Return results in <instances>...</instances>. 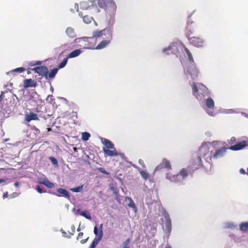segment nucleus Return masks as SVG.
Here are the masks:
<instances>
[{
	"label": "nucleus",
	"mask_w": 248,
	"mask_h": 248,
	"mask_svg": "<svg viewBox=\"0 0 248 248\" xmlns=\"http://www.w3.org/2000/svg\"><path fill=\"white\" fill-rule=\"evenodd\" d=\"M219 143L221 142L215 141L212 143L204 142L202 144L200 149V154L206 162L211 163L212 160H217L225 155L227 148L222 147L219 149H215L214 147V146Z\"/></svg>",
	"instance_id": "obj_1"
},
{
	"label": "nucleus",
	"mask_w": 248,
	"mask_h": 248,
	"mask_svg": "<svg viewBox=\"0 0 248 248\" xmlns=\"http://www.w3.org/2000/svg\"><path fill=\"white\" fill-rule=\"evenodd\" d=\"M170 51L180 58L184 56V57L188 59L189 62L193 63V58L191 53L184 46L181 42L178 40L174 41L170 46L162 49V53L167 55L170 54Z\"/></svg>",
	"instance_id": "obj_2"
},
{
	"label": "nucleus",
	"mask_w": 248,
	"mask_h": 248,
	"mask_svg": "<svg viewBox=\"0 0 248 248\" xmlns=\"http://www.w3.org/2000/svg\"><path fill=\"white\" fill-rule=\"evenodd\" d=\"M192 88V94L199 101H202L203 98L209 95V92L207 87L203 84L199 82H193L190 83Z\"/></svg>",
	"instance_id": "obj_3"
},
{
	"label": "nucleus",
	"mask_w": 248,
	"mask_h": 248,
	"mask_svg": "<svg viewBox=\"0 0 248 248\" xmlns=\"http://www.w3.org/2000/svg\"><path fill=\"white\" fill-rule=\"evenodd\" d=\"M98 4L99 7L104 8L111 16L115 15L117 6L113 0H98Z\"/></svg>",
	"instance_id": "obj_4"
},
{
	"label": "nucleus",
	"mask_w": 248,
	"mask_h": 248,
	"mask_svg": "<svg viewBox=\"0 0 248 248\" xmlns=\"http://www.w3.org/2000/svg\"><path fill=\"white\" fill-rule=\"evenodd\" d=\"M206 113L211 116H214L216 113L215 111V103L213 99L209 96L203 98L202 101H200Z\"/></svg>",
	"instance_id": "obj_5"
},
{
	"label": "nucleus",
	"mask_w": 248,
	"mask_h": 248,
	"mask_svg": "<svg viewBox=\"0 0 248 248\" xmlns=\"http://www.w3.org/2000/svg\"><path fill=\"white\" fill-rule=\"evenodd\" d=\"M111 31L109 28H105L102 30H95L92 32L91 37H82L75 39L76 43H79L80 41H87L88 39H95L96 40L98 38L101 37L103 35L107 36Z\"/></svg>",
	"instance_id": "obj_6"
},
{
	"label": "nucleus",
	"mask_w": 248,
	"mask_h": 248,
	"mask_svg": "<svg viewBox=\"0 0 248 248\" xmlns=\"http://www.w3.org/2000/svg\"><path fill=\"white\" fill-rule=\"evenodd\" d=\"M190 65L188 66L185 70V74L188 78V76L193 80L196 79L199 74V71L194 63V61L193 62H190Z\"/></svg>",
	"instance_id": "obj_7"
},
{
	"label": "nucleus",
	"mask_w": 248,
	"mask_h": 248,
	"mask_svg": "<svg viewBox=\"0 0 248 248\" xmlns=\"http://www.w3.org/2000/svg\"><path fill=\"white\" fill-rule=\"evenodd\" d=\"M164 217L165 219V229H164L165 235L164 238H165L166 237L167 239H168L172 230L171 220L169 214L166 212L164 213Z\"/></svg>",
	"instance_id": "obj_8"
},
{
	"label": "nucleus",
	"mask_w": 248,
	"mask_h": 248,
	"mask_svg": "<svg viewBox=\"0 0 248 248\" xmlns=\"http://www.w3.org/2000/svg\"><path fill=\"white\" fill-rule=\"evenodd\" d=\"M188 40L192 45L197 47H203L205 45V40L200 37H191Z\"/></svg>",
	"instance_id": "obj_9"
},
{
	"label": "nucleus",
	"mask_w": 248,
	"mask_h": 248,
	"mask_svg": "<svg viewBox=\"0 0 248 248\" xmlns=\"http://www.w3.org/2000/svg\"><path fill=\"white\" fill-rule=\"evenodd\" d=\"M107 38L105 40H102L98 45L95 47L94 49L97 50H100L106 47L111 43L112 39V31L107 35Z\"/></svg>",
	"instance_id": "obj_10"
},
{
	"label": "nucleus",
	"mask_w": 248,
	"mask_h": 248,
	"mask_svg": "<svg viewBox=\"0 0 248 248\" xmlns=\"http://www.w3.org/2000/svg\"><path fill=\"white\" fill-rule=\"evenodd\" d=\"M32 70L38 73L39 75L45 77L46 78L48 77V68L46 66H38L33 68Z\"/></svg>",
	"instance_id": "obj_11"
},
{
	"label": "nucleus",
	"mask_w": 248,
	"mask_h": 248,
	"mask_svg": "<svg viewBox=\"0 0 248 248\" xmlns=\"http://www.w3.org/2000/svg\"><path fill=\"white\" fill-rule=\"evenodd\" d=\"M222 228L224 229L235 230L238 229V224L233 221H227L223 223Z\"/></svg>",
	"instance_id": "obj_12"
},
{
	"label": "nucleus",
	"mask_w": 248,
	"mask_h": 248,
	"mask_svg": "<svg viewBox=\"0 0 248 248\" xmlns=\"http://www.w3.org/2000/svg\"><path fill=\"white\" fill-rule=\"evenodd\" d=\"M202 166V163L201 156H198L194 159L190 165V168L193 171L200 168Z\"/></svg>",
	"instance_id": "obj_13"
},
{
	"label": "nucleus",
	"mask_w": 248,
	"mask_h": 248,
	"mask_svg": "<svg viewBox=\"0 0 248 248\" xmlns=\"http://www.w3.org/2000/svg\"><path fill=\"white\" fill-rule=\"evenodd\" d=\"M166 178L171 182L180 183V178H179L178 174H173L171 173H167L166 174Z\"/></svg>",
	"instance_id": "obj_14"
},
{
	"label": "nucleus",
	"mask_w": 248,
	"mask_h": 248,
	"mask_svg": "<svg viewBox=\"0 0 248 248\" xmlns=\"http://www.w3.org/2000/svg\"><path fill=\"white\" fill-rule=\"evenodd\" d=\"M125 202L126 203L127 206L129 208H132L134 212L136 213L137 212V208L133 200L131 198L127 197L125 199Z\"/></svg>",
	"instance_id": "obj_15"
},
{
	"label": "nucleus",
	"mask_w": 248,
	"mask_h": 248,
	"mask_svg": "<svg viewBox=\"0 0 248 248\" xmlns=\"http://www.w3.org/2000/svg\"><path fill=\"white\" fill-rule=\"evenodd\" d=\"M247 146L246 142L243 141L234 145L231 146L230 149L233 151L241 150Z\"/></svg>",
	"instance_id": "obj_16"
},
{
	"label": "nucleus",
	"mask_w": 248,
	"mask_h": 248,
	"mask_svg": "<svg viewBox=\"0 0 248 248\" xmlns=\"http://www.w3.org/2000/svg\"><path fill=\"white\" fill-rule=\"evenodd\" d=\"M101 140L102 143L108 148L107 149H114V145L110 140L103 138H101Z\"/></svg>",
	"instance_id": "obj_17"
},
{
	"label": "nucleus",
	"mask_w": 248,
	"mask_h": 248,
	"mask_svg": "<svg viewBox=\"0 0 248 248\" xmlns=\"http://www.w3.org/2000/svg\"><path fill=\"white\" fill-rule=\"evenodd\" d=\"M178 174L179 178H180V182H181L188 176V170L186 169H183Z\"/></svg>",
	"instance_id": "obj_18"
},
{
	"label": "nucleus",
	"mask_w": 248,
	"mask_h": 248,
	"mask_svg": "<svg viewBox=\"0 0 248 248\" xmlns=\"http://www.w3.org/2000/svg\"><path fill=\"white\" fill-rule=\"evenodd\" d=\"M26 69L25 68H23V67H18V68H16L15 69H13L9 72H6V74L7 75H12L13 76H15V73H21L24 71H25Z\"/></svg>",
	"instance_id": "obj_19"
},
{
	"label": "nucleus",
	"mask_w": 248,
	"mask_h": 248,
	"mask_svg": "<svg viewBox=\"0 0 248 248\" xmlns=\"http://www.w3.org/2000/svg\"><path fill=\"white\" fill-rule=\"evenodd\" d=\"M93 6V4L89 1H83L80 3V8L82 10H87Z\"/></svg>",
	"instance_id": "obj_20"
},
{
	"label": "nucleus",
	"mask_w": 248,
	"mask_h": 248,
	"mask_svg": "<svg viewBox=\"0 0 248 248\" xmlns=\"http://www.w3.org/2000/svg\"><path fill=\"white\" fill-rule=\"evenodd\" d=\"M103 152L105 154L109 156H114L118 155V154L117 153L115 148L114 149H113V150H110L103 148Z\"/></svg>",
	"instance_id": "obj_21"
},
{
	"label": "nucleus",
	"mask_w": 248,
	"mask_h": 248,
	"mask_svg": "<svg viewBox=\"0 0 248 248\" xmlns=\"http://www.w3.org/2000/svg\"><path fill=\"white\" fill-rule=\"evenodd\" d=\"M78 16L80 17H82L83 18V21L85 24H89L93 20V18L90 16H83V14L81 12L78 13Z\"/></svg>",
	"instance_id": "obj_22"
},
{
	"label": "nucleus",
	"mask_w": 248,
	"mask_h": 248,
	"mask_svg": "<svg viewBox=\"0 0 248 248\" xmlns=\"http://www.w3.org/2000/svg\"><path fill=\"white\" fill-rule=\"evenodd\" d=\"M35 85V83L34 80H32L31 79H26L24 80V87L25 88H29V87H34Z\"/></svg>",
	"instance_id": "obj_23"
},
{
	"label": "nucleus",
	"mask_w": 248,
	"mask_h": 248,
	"mask_svg": "<svg viewBox=\"0 0 248 248\" xmlns=\"http://www.w3.org/2000/svg\"><path fill=\"white\" fill-rule=\"evenodd\" d=\"M65 32L66 34L70 38H73L76 36L74 29L71 27H68Z\"/></svg>",
	"instance_id": "obj_24"
},
{
	"label": "nucleus",
	"mask_w": 248,
	"mask_h": 248,
	"mask_svg": "<svg viewBox=\"0 0 248 248\" xmlns=\"http://www.w3.org/2000/svg\"><path fill=\"white\" fill-rule=\"evenodd\" d=\"M239 228L241 232H248V221L241 222L239 225Z\"/></svg>",
	"instance_id": "obj_25"
},
{
	"label": "nucleus",
	"mask_w": 248,
	"mask_h": 248,
	"mask_svg": "<svg viewBox=\"0 0 248 248\" xmlns=\"http://www.w3.org/2000/svg\"><path fill=\"white\" fill-rule=\"evenodd\" d=\"M82 52V51L79 49H76V50L73 51L72 52H71L68 55L67 58H73L77 57L79 55H80V54H81Z\"/></svg>",
	"instance_id": "obj_26"
},
{
	"label": "nucleus",
	"mask_w": 248,
	"mask_h": 248,
	"mask_svg": "<svg viewBox=\"0 0 248 248\" xmlns=\"http://www.w3.org/2000/svg\"><path fill=\"white\" fill-rule=\"evenodd\" d=\"M138 170L142 178L144 180H147L148 178L151 177V175L147 171L142 170L140 169H138Z\"/></svg>",
	"instance_id": "obj_27"
},
{
	"label": "nucleus",
	"mask_w": 248,
	"mask_h": 248,
	"mask_svg": "<svg viewBox=\"0 0 248 248\" xmlns=\"http://www.w3.org/2000/svg\"><path fill=\"white\" fill-rule=\"evenodd\" d=\"M38 119L37 116L34 113H30L27 115L25 117V120L27 122H30L31 120H35Z\"/></svg>",
	"instance_id": "obj_28"
},
{
	"label": "nucleus",
	"mask_w": 248,
	"mask_h": 248,
	"mask_svg": "<svg viewBox=\"0 0 248 248\" xmlns=\"http://www.w3.org/2000/svg\"><path fill=\"white\" fill-rule=\"evenodd\" d=\"M40 183L43 184L48 188H52L55 187V184L50 182L47 179H44Z\"/></svg>",
	"instance_id": "obj_29"
},
{
	"label": "nucleus",
	"mask_w": 248,
	"mask_h": 248,
	"mask_svg": "<svg viewBox=\"0 0 248 248\" xmlns=\"http://www.w3.org/2000/svg\"><path fill=\"white\" fill-rule=\"evenodd\" d=\"M93 232L94 234L95 235L96 237L94 238H98V237H100V240H101L102 239L103 236V231H98V229L96 226H95L94 227V230Z\"/></svg>",
	"instance_id": "obj_30"
},
{
	"label": "nucleus",
	"mask_w": 248,
	"mask_h": 248,
	"mask_svg": "<svg viewBox=\"0 0 248 248\" xmlns=\"http://www.w3.org/2000/svg\"><path fill=\"white\" fill-rule=\"evenodd\" d=\"M57 192L60 194L62 195L65 197L69 199L70 198V195L69 193L67 190H66L64 189L63 188H58L57 189Z\"/></svg>",
	"instance_id": "obj_31"
},
{
	"label": "nucleus",
	"mask_w": 248,
	"mask_h": 248,
	"mask_svg": "<svg viewBox=\"0 0 248 248\" xmlns=\"http://www.w3.org/2000/svg\"><path fill=\"white\" fill-rule=\"evenodd\" d=\"M221 112L222 113L225 114H232L238 113L237 109H222Z\"/></svg>",
	"instance_id": "obj_32"
},
{
	"label": "nucleus",
	"mask_w": 248,
	"mask_h": 248,
	"mask_svg": "<svg viewBox=\"0 0 248 248\" xmlns=\"http://www.w3.org/2000/svg\"><path fill=\"white\" fill-rule=\"evenodd\" d=\"M162 164L164 167L170 170L171 169V165L170 161L166 158H164L162 160Z\"/></svg>",
	"instance_id": "obj_33"
},
{
	"label": "nucleus",
	"mask_w": 248,
	"mask_h": 248,
	"mask_svg": "<svg viewBox=\"0 0 248 248\" xmlns=\"http://www.w3.org/2000/svg\"><path fill=\"white\" fill-rule=\"evenodd\" d=\"M100 237H98V238H94L92 244H91L89 248H95L97 245L100 242Z\"/></svg>",
	"instance_id": "obj_34"
},
{
	"label": "nucleus",
	"mask_w": 248,
	"mask_h": 248,
	"mask_svg": "<svg viewBox=\"0 0 248 248\" xmlns=\"http://www.w3.org/2000/svg\"><path fill=\"white\" fill-rule=\"evenodd\" d=\"M80 215L86 218L91 220L92 219L91 215L89 214L88 211L84 210L80 212Z\"/></svg>",
	"instance_id": "obj_35"
},
{
	"label": "nucleus",
	"mask_w": 248,
	"mask_h": 248,
	"mask_svg": "<svg viewBox=\"0 0 248 248\" xmlns=\"http://www.w3.org/2000/svg\"><path fill=\"white\" fill-rule=\"evenodd\" d=\"M59 70V68H54L48 74V77L52 78H53L57 73Z\"/></svg>",
	"instance_id": "obj_36"
},
{
	"label": "nucleus",
	"mask_w": 248,
	"mask_h": 248,
	"mask_svg": "<svg viewBox=\"0 0 248 248\" xmlns=\"http://www.w3.org/2000/svg\"><path fill=\"white\" fill-rule=\"evenodd\" d=\"M90 133L88 132H83L82 133V140L84 141H87L90 137Z\"/></svg>",
	"instance_id": "obj_37"
},
{
	"label": "nucleus",
	"mask_w": 248,
	"mask_h": 248,
	"mask_svg": "<svg viewBox=\"0 0 248 248\" xmlns=\"http://www.w3.org/2000/svg\"><path fill=\"white\" fill-rule=\"evenodd\" d=\"M68 59V58L67 57L64 58L63 59V60L62 61V62L59 64L58 68H59V69H61V68H62L64 67H65L67 63Z\"/></svg>",
	"instance_id": "obj_38"
},
{
	"label": "nucleus",
	"mask_w": 248,
	"mask_h": 248,
	"mask_svg": "<svg viewBox=\"0 0 248 248\" xmlns=\"http://www.w3.org/2000/svg\"><path fill=\"white\" fill-rule=\"evenodd\" d=\"M83 189V186H78L71 189V190L74 192H80Z\"/></svg>",
	"instance_id": "obj_39"
},
{
	"label": "nucleus",
	"mask_w": 248,
	"mask_h": 248,
	"mask_svg": "<svg viewBox=\"0 0 248 248\" xmlns=\"http://www.w3.org/2000/svg\"><path fill=\"white\" fill-rule=\"evenodd\" d=\"M129 243V239H126L122 245L120 246L121 248H129L128 246V245Z\"/></svg>",
	"instance_id": "obj_40"
},
{
	"label": "nucleus",
	"mask_w": 248,
	"mask_h": 248,
	"mask_svg": "<svg viewBox=\"0 0 248 248\" xmlns=\"http://www.w3.org/2000/svg\"><path fill=\"white\" fill-rule=\"evenodd\" d=\"M41 64V61H31L29 62L28 65L30 66H33L36 65H40Z\"/></svg>",
	"instance_id": "obj_41"
},
{
	"label": "nucleus",
	"mask_w": 248,
	"mask_h": 248,
	"mask_svg": "<svg viewBox=\"0 0 248 248\" xmlns=\"http://www.w3.org/2000/svg\"><path fill=\"white\" fill-rule=\"evenodd\" d=\"M230 237L236 242H239L238 237L234 234H229Z\"/></svg>",
	"instance_id": "obj_42"
},
{
	"label": "nucleus",
	"mask_w": 248,
	"mask_h": 248,
	"mask_svg": "<svg viewBox=\"0 0 248 248\" xmlns=\"http://www.w3.org/2000/svg\"><path fill=\"white\" fill-rule=\"evenodd\" d=\"M60 231L62 233V236L63 237H67V238H71V236L70 235H66V232L62 229H61Z\"/></svg>",
	"instance_id": "obj_43"
},
{
	"label": "nucleus",
	"mask_w": 248,
	"mask_h": 248,
	"mask_svg": "<svg viewBox=\"0 0 248 248\" xmlns=\"http://www.w3.org/2000/svg\"><path fill=\"white\" fill-rule=\"evenodd\" d=\"M18 195H19V194L17 193V192H14V193L11 194L10 195L9 197H10V198L13 199V198H15L18 197Z\"/></svg>",
	"instance_id": "obj_44"
},
{
	"label": "nucleus",
	"mask_w": 248,
	"mask_h": 248,
	"mask_svg": "<svg viewBox=\"0 0 248 248\" xmlns=\"http://www.w3.org/2000/svg\"><path fill=\"white\" fill-rule=\"evenodd\" d=\"M50 159L53 164L57 165L58 164V161L55 158L53 157H50Z\"/></svg>",
	"instance_id": "obj_45"
},
{
	"label": "nucleus",
	"mask_w": 248,
	"mask_h": 248,
	"mask_svg": "<svg viewBox=\"0 0 248 248\" xmlns=\"http://www.w3.org/2000/svg\"><path fill=\"white\" fill-rule=\"evenodd\" d=\"M98 170H99L100 172L103 173H104V174H108V172L103 168H99L98 169Z\"/></svg>",
	"instance_id": "obj_46"
},
{
	"label": "nucleus",
	"mask_w": 248,
	"mask_h": 248,
	"mask_svg": "<svg viewBox=\"0 0 248 248\" xmlns=\"http://www.w3.org/2000/svg\"><path fill=\"white\" fill-rule=\"evenodd\" d=\"M139 163L141 165L142 167H145V164H144V161L143 160H142L141 159H140L139 160Z\"/></svg>",
	"instance_id": "obj_47"
},
{
	"label": "nucleus",
	"mask_w": 248,
	"mask_h": 248,
	"mask_svg": "<svg viewBox=\"0 0 248 248\" xmlns=\"http://www.w3.org/2000/svg\"><path fill=\"white\" fill-rule=\"evenodd\" d=\"M36 190L39 193H43L42 189L39 186H37Z\"/></svg>",
	"instance_id": "obj_48"
},
{
	"label": "nucleus",
	"mask_w": 248,
	"mask_h": 248,
	"mask_svg": "<svg viewBox=\"0 0 248 248\" xmlns=\"http://www.w3.org/2000/svg\"><path fill=\"white\" fill-rule=\"evenodd\" d=\"M74 8L76 10V11L78 12V4L77 3H75V5H74Z\"/></svg>",
	"instance_id": "obj_49"
},
{
	"label": "nucleus",
	"mask_w": 248,
	"mask_h": 248,
	"mask_svg": "<svg viewBox=\"0 0 248 248\" xmlns=\"http://www.w3.org/2000/svg\"><path fill=\"white\" fill-rule=\"evenodd\" d=\"M83 235V232H79L78 235L77 239H79L82 238Z\"/></svg>",
	"instance_id": "obj_50"
},
{
	"label": "nucleus",
	"mask_w": 248,
	"mask_h": 248,
	"mask_svg": "<svg viewBox=\"0 0 248 248\" xmlns=\"http://www.w3.org/2000/svg\"><path fill=\"white\" fill-rule=\"evenodd\" d=\"M88 238H89V237H88V238H87V239H83V240H81L80 241V243H81V244H83L86 243L87 242V240H88Z\"/></svg>",
	"instance_id": "obj_51"
},
{
	"label": "nucleus",
	"mask_w": 248,
	"mask_h": 248,
	"mask_svg": "<svg viewBox=\"0 0 248 248\" xmlns=\"http://www.w3.org/2000/svg\"><path fill=\"white\" fill-rule=\"evenodd\" d=\"M8 197V192H6L5 193H4V194L3 195V198L4 199V198H7Z\"/></svg>",
	"instance_id": "obj_52"
},
{
	"label": "nucleus",
	"mask_w": 248,
	"mask_h": 248,
	"mask_svg": "<svg viewBox=\"0 0 248 248\" xmlns=\"http://www.w3.org/2000/svg\"><path fill=\"white\" fill-rule=\"evenodd\" d=\"M239 172L241 174H245L246 171L243 169H241L239 170Z\"/></svg>",
	"instance_id": "obj_53"
},
{
	"label": "nucleus",
	"mask_w": 248,
	"mask_h": 248,
	"mask_svg": "<svg viewBox=\"0 0 248 248\" xmlns=\"http://www.w3.org/2000/svg\"><path fill=\"white\" fill-rule=\"evenodd\" d=\"M242 115H243L244 117L248 118V114L245 113V112H242Z\"/></svg>",
	"instance_id": "obj_54"
},
{
	"label": "nucleus",
	"mask_w": 248,
	"mask_h": 248,
	"mask_svg": "<svg viewBox=\"0 0 248 248\" xmlns=\"http://www.w3.org/2000/svg\"><path fill=\"white\" fill-rule=\"evenodd\" d=\"M102 228H103V224H101L99 227V230L100 231H103Z\"/></svg>",
	"instance_id": "obj_55"
},
{
	"label": "nucleus",
	"mask_w": 248,
	"mask_h": 248,
	"mask_svg": "<svg viewBox=\"0 0 248 248\" xmlns=\"http://www.w3.org/2000/svg\"><path fill=\"white\" fill-rule=\"evenodd\" d=\"M235 138L234 137H232L231 138V140H230V141L231 142H232V143L234 141H235Z\"/></svg>",
	"instance_id": "obj_56"
},
{
	"label": "nucleus",
	"mask_w": 248,
	"mask_h": 248,
	"mask_svg": "<svg viewBox=\"0 0 248 248\" xmlns=\"http://www.w3.org/2000/svg\"><path fill=\"white\" fill-rule=\"evenodd\" d=\"M81 210L80 209H78L77 210V212L76 213V214H80V212H81Z\"/></svg>",
	"instance_id": "obj_57"
},
{
	"label": "nucleus",
	"mask_w": 248,
	"mask_h": 248,
	"mask_svg": "<svg viewBox=\"0 0 248 248\" xmlns=\"http://www.w3.org/2000/svg\"><path fill=\"white\" fill-rule=\"evenodd\" d=\"M6 180L3 179H0V184L5 182Z\"/></svg>",
	"instance_id": "obj_58"
},
{
	"label": "nucleus",
	"mask_w": 248,
	"mask_h": 248,
	"mask_svg": "<svg viewBox=\"0 0 248 248\" xmlns=\"http://www.w3.org/2000/svg\"><path fill=\"white\" fill-rule=\"evenodd\" d=\"M89 2H92L93 4V5L94 4V2L95 1V0H88Z\"/></svg>",
	"instance_id": "obj_59"
},
{
	"label": "nucleus",
	"mask_w": 248,
	"mask_h": 248,
	"mask_svg": "<svg viewBox=\"0 0 248 248\" xmlns=\"http://www.w3.org/2000/svg\"><path fill=\"white\" fill-rule=\"evenodd\" d=\"M165 248H172L171 247L170 245H168V244L166 245V247Z\"/></svg>",
	"instance_id": "obj_60"
},
{
	"label": "nucleus",
	"mask_w": 248,
	"mask_h": 248,
	"mask_svg": "<svg viewBox=\"0 0 248 248\" xmlns=\"http://www.w3.org/2000/svg\"><path fill=\"white\" fill-rule=\"evenodd\" d=\"M14 185L15 186L18 187L19 186V183L17 182H16L14 184Z\"/></svg>",
	"instance_id": "obj_61"
},
{
	"label": "nucleus",
	"mask_w": 248,
	"mask_h": 248,
	"mask_svg": "<svg viewBox=\"0 0 248 248\" xmlns=\"http://www.w3.org/2000/svg\"><path fill=\"white\" fill-rule=\"evenodd\" d=\"M159 169H160V167H159V166H158L156 167L155 170H159Z\"/></svg>",
	"instance_id": "obj_62"
},
{
	"label": "nucleus",
	"mask_w": 248,
	"mask_h": 248,
	"mask_svg": "<svg viewBox=\"0 0 248 248\" xmlns=\"http://www.w3.org/2000/svg\"><path fill=\"white\" fill-rule=\"evenodd\" d=\"M94 24L96 27L98 26V24L93 20Z\"/></svg>",
	"instance_id": "obj_63"
},
{
	"label": "nucleus",
	"mask_w": 248,
	"mask_h": 248,
	"mask_svg": "<svg viewBox=\"0 0 248 248\" xmlns=\"http://www.w3.org/2000/svg\"><path fill=\"white\" fill-rule=\"evenodd\" d=\"M54 194H55V195L58 196V197H60L61 196V195L60 194H55V193H54Z\"/></svg>",
	"instance_id": "obj_64"
}]
</instances>
